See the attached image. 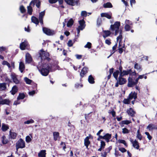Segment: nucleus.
Returning <instances> with one entry per match:
<instances>
[{"label": "nucleus", "instance_id": "nucleus-53", "mask_svg": "<svg viewBox=\"0 0 157 157\" xmlns=\"http://www.w3.org/2000/svg\"><path fill=\"white\" fill-rule=\"evenodd\" d=\"M101 18L100 17H98L97 20V25L98 26H100L101 24Z\"/></svg>", "mask_w": 157, "mask_h": 157}, {"label": "nucleus", "instance_id": "nucleus-7", "mask_svg": "<svg viewBox=\"0 0 157 157\" xmlns=\"http://www.w3.org/2000/svg\"><path fill=\"white\" fill-rule=\"evenodd\" d=\"M119 84L120 85H122L126 83L127 82L126 80L124 78H123V76L119 75L117 80Z\"/></svg>", "mask_w": 157, "mask_h": 157}, {"label": "nucleus", "instance_id": "nucleus-14", "mask_svg": "<svg viewBox=\"0 0 157 157\" xmlns=\"http://www.w3.org/2000/svg\"><path fill=\"white\" fill-rule=\"evenodd\" d=\"M91 136V135H90L89 136H87L84 139V145L87 149H88V147L90 143L89 139L90 138Z\"/></svg>", "mask_w": 157, "mask_h": 157}, {"label": "nucleus", "instance_id": "nucleus-58", "mask_svg": "<svg viewBox=\"0 0 157 157\" xmlns=\"http://www.w3.org/2000/svg\"><path fill=\"white\" fill-rule=\"evenodd\" d=\"M112 147L111 146H110L108 148H106L105 149V151L106 152V153H108L110 152V151L112 149Z\"/></svg>", "mask_w": 157, "mask_h": 157}, {"label": "nucleus", "instance_id": "nucleus-33", "mask_svg": "<svg viewBox=\"0 0 157 157\" xmlns=\"http://www.w3.org/2000/svg\"><path fill=\"white\" fill-rule=\"evenodd\" d=\"M119 73V71L118 70H117L114 71L113 73V75L116 80H117L118 78V76Z\"/></svg>", "mask_w": 157, "mask_h": 157}, {"label": "nucleus", "instance_id": "nucleus-47", "mask_svg": "<svg viewBox=\"0 0 157 157\" xmlns=\"http://www.w3.org/2000/svg\"><path fill=\"white\" fill-rule=\"evenodd\" d=\"M75 87L76 89H79L83 87V85L81 83H76L75 84Z\"/></svg>", "mask_w": 157, "mask_h": 157}, {"label": "nucleus", "instance_id": "nucleus-55", "mask_svg": "<svg viewBox=\"0 0 157 157\" xmlns=\"http://www.w3.org/2000/svg\"><path fill=\"white\" fill-rule=\"evenodd\" d=\"M122 133L124 134L128 133L129 132V130L126 128H124L122 129Z\"/></svg>", "mask_w": 157, "mask_h": 157}, {"label": "nucleus", "instance_id": "nucleus-3", "mask_svg": "<svg viewBox=\"0 0 157 157\" xmlns=\"http://www.w3.org/2000/svg\"><path fill=\"white\" fill-rule=\"evenodd\" d=\"M120 22L119 21L115 22L113 25H112L110 26V29L112 31H115V35H117L120 31L119 27L120 26Z\"/></svg>", "mask_w": 157, "mask_h": 157}, {"label": "nucleus", "instance_id": "nucleus-22", "mask_svg": "<svg viewBox=\"0 0 157 157\" xmlns=\"http://www.w3.org/2000/svg\"><path fill=\"white\" fill-rule=\"evenodd\" d=\"M131 121L129 120L122 121L119 123V124L122 127L124 126V124H128L131 123Z\"/></svg>", "mask_w": 157, "mask_h": 157}, {"label": "nucleus", "instance_id": "nucleus-54", "mask_svg": "<svg viewBox=\"0 0 157 157\" xmlns=\"http://www.w3.org/2000/svg\"><path fill=\"white\" fill-rule=\"evenodd\" d=\"M85 48L90 49L91 47V44L90 42H88L87 44L84 46Z\"/></svg>", "mask_w": 157, "mask_h": 157}, {"label": "nucleus", "instance_id": "nucleus-63", "mask_svg": "<svg viewBox=\"0 0 157 157\" xmlns=\"http://www.w3.org/2000/svg\"><path fill=\"white\" fill-rule=\"evenodd\" d=\"M145 134L147 135V138L149 140H151V139L152 137L150 136L149 132H145Z\"/></svg>", "mask_w": 157, "mask_h": 157}, {"label": "nucleus", "instance_id": "nucleus-30", "mask_svg": "<svg viewBox=\"0 0 157 157\" xmlns=\"http://www.w3.org/2000/svg\"><path fill=\"white\" fill-rule=\"evenodd\" d=\"M147 128L148 129L149 131H152L155 129V126L153 124H150L147 126Z\"/></svg>", "mask_w": 157, "mask_h": 157}, {"label": "nucleus", "instance_id": "nucleus-17", "mask_svg": "<svg viewBox=\"0 0 157 157\" xmlns=\"http://www.w3.org/2000/svg\"><path fill=\"white\" fill-rule=\"evenodd\" d=\"M88 67H85L81 70L80 73V75L81 77H83L84 75L87 73L88 72Z\"/></svg>", "mask_w": 157, "mask_h": 157}, {"label": "nucleus", "instance_id": "nucleus-62", "mask_svg": "<svg viewBox=\"0 0 157 157\" xmlns=\"http://www.w3.org/2000/svg\"><path fill=\"white\" fill-rule=\"evenodd\" d=\"M125 25H132V22L128 20H126L125 21Z\"/></svg>", "mask_w": 157, "mask_h": 157}, {"label": "nucleus", "instance_id": "nucleus-21", "mask_svg": "<svg viewBox=\"0 0 157 157\" xmlns=\"http://www.w3.org/2000/svg\"><path fill=\"white\" fill-rule=\"evenodd\" d=\"M18 90L17 87L16 85H15L12 87L10 93L12 95H14L17 92Z\"/></svg>", "mask_w": 157, "mask_h": 157}, {"label": "nucleus", "instance_id": "nucleus-28", "mask_svg": "<svg viewBox=\"0 0 157 157\" xmlns=\"http://www.w3.org/2000/svg\"><path fill=\"white\" fill-rule=\"evenodd\" d=\"M31 20L34 23L38 25L39 23V21L38 19L35 17H31Z\"/></svg>", "mask_w": 157, "mask_h": 157}, {"label": "nucleus", "instance_id": "nucleus-32", "mask_svg": "<svg viewBox=\"0 0 157 157\" xmlns=\"http://www.w3.org/2000/svg\"><path fill=\"white\" fill-rule=\"evenodd\" d=\"M6 88V84L5 83H0V90H5Z\"/></svg>", "mask_w": 157, "mask_h": 157}, {"label": "nucleus", "instance_id": "nucleus-52", "mask_svg": "<svg viewBox=\"0 0 157 157\" xmlns=\"http://www.w3.org/2000/svg\"><path fill=\"white\" fill-rule=\"evenodd\" d=\"M2 64L3 65H6L9 68H10L11 67L10 64L6 61H3L2 62Z\"/></svg>", "mask_w": 157, "mask_h": 157}, {"label": "nucleus", "instance_id": "nucleus-31", "mask_svg": "<svg viewBox=\"0 0 157 157\" xmlns=\"http://www.w3.org/2000/svg\"><path fill=\"white\" fill-rule=\"evenodd\" d=\"M103 33H104V35H103V36L104 38H105L109 36L111 34V32L109 31H104Z\"/></svg>", "mask_w": 157, "mask_h": 157}, {"label": "nucleus", "instance_id": "nucleus-12", "mask_svg": "<svg viewBox=\"0 0 157 157\" xmlns=\"http://www.w3.org/2000/svg\"><path fill=\"white\" fill-rule=\"evenodd\" d=\"M28 44V43L26 40H25L22 42L20 45V49L22 50H24L25 48L27 47Z\"/></svg>", "mask_w": 157, "mask_h": 157}, {"label": "nucleus", "instance_id": "nucleus-42", "mask_svg": "<svg viewBox=\"0 0 157 157\" xmlns=\"http://www.w3.org/2000/svg\"><path fill=\"white\" fill-rule=\"evenodd\" d=\"M19 10L21 13H24L26 12V10L23 5H21L20 6Z\"/></svg>", "mask_w": 157, "mask_h": 157}, {"label": "nucleus", "instance_id": "nucleus-49", "mask_svg": "<svg viewBox=\"0 0 157 157\" xmlns=\"http://www.w3.org/2000/svg\"><path fill=\"white\" fill-rule=\"evenodd\" d=\"M24 79L25 81L26 82V83L28 84H30L32 81L31 80L29 79L27 77H25L24 78Z\"/></svg>", "mask_w": 157, "mask_h": 157}, {"label": "nucleus", "instance_id": "nucleus-2", "mask_svg": "<svg viewBox=\"0 0 157 157\" xmlns=\"http://www.w3.org/2000/svg\"><path fill=\"white\" fill-rule=\"evenodd\" d=\"M39 54L40 57L41 59V62L40 63H39L38 65H39V64H40V65H43V64L48 63H45L44 61L49 62L51 59L49 57V54L48 53L44 51L42 49L40 50Z\"/></svg>", "mask_w": 157, "mask_h": 157}, {"label": "nucleus", "instance_id": "nucleus-50", "mask_svg": "<svg viewBox=\"0 0 157 157\" xmlns=\"http://www.w3.org/2000/svg\"><path fill=\"white\" fill-rule=\"evenodd\" d=\"M118 142L119 143L123 144L126 147L127 146V144L126 143L125 141L124 140L119 139L118 140Z\"/></svg>", "mask_w": 157, "mask_h": 157}, {"label": "nucleus", "instance_id": "nucleus-41", "mask_svg": "<svg viewBox=\"0 0 157 157\" xmlns=\"http://www.w3.org/2000/svg\"><path fill=\"white\" fill-rule=\"evenodd\" d=\"M134 68L139 71L141 70V67L140 65L138 64L137 63H136L134 65Z\"/></svg>", "mask_w": 157, "mask_h": 157}, {"label": "nucleus", "instance_id": "nucleus-13", "mask_svg": "<svg viewBox=\"0 0 157 157\" xmlns=\"http://www.w3.org/2000/svg\"><path fill=\"white\" fill-rule=\"evenodd\" d=\"M45 14V10L39 13V19L40 23L42 25L43 23V19Z\"/></svg>", "mask_w": 157, "mask_h": 157}, {"label": "nucleus", "instance_id": "nucleus-48", "mask_svg": "<svg viewBox=\"0 0 157 157\" xmlns=\"http://www.w3.org/2000/svg\"><path fill=\"white\" fill-rule=\"evenodd\" d=\"M34 122V121L32 119H31L29 120H28L26 121H25L24 122V124H30L33 123Z\"/></svg>", "mask_w": 157, "mask_h": 157}, {"label": "nucleus", "instance_id": "nucleus-18", "mask_svg": "<svg viewBox=\"0 0 157 157\" xmlns=\"http://www.w3.org/2000/svg\"><path fill=\"white\" fill-rule=\"evenodd\" d=\"M35 4L36 6L38 8H39L40 7V2L39 0H34V1H32L30 3V4L31 5H33V6H34Z\"/></svg>", "mask_w": 157, "mask_h": 157}, {"label": "nucleus", "instance_id": "nucleus-24", "mask_svg": "<svg viewBox=\"0 0 157 157\" xmlns=\"http://www.w3.org/2000/svg\"><path fill=\"white\" fill-rule=\"evenodd\" d=\"M111 138V134L106 133L105 135H104V139L105 140V141L108 143L109 141V140Z\"/></svg>", "mask_w": 157, "mask_h": 157}, {"label": "nucleus", "instance_id": "nucleus-36", "mask_svg": "<svg viewBox=\"0 0 157 157\" xmlns=\"http://www.w3.org/2000/svg\"><path fill=\"white\" fill-rule=\"evenodd\" d=\"M10 138L12 139H15L17 134L14 132H11L10 131Z\"/></svg>", "mask_w": 157, "mask_h": 157}, {"label": "nucleus", "instance_id": "nucleus-9", "mask_svg": "<svg viewBox=\"0 0 157 157\" xmlns=\"http://www.w3.org/2000/svg\"><path fill=\"white\" fill-rule=\"evenodd\" d=\"M17 75L14 73H12L11 75V77L13 81L16 84H18L19 83V81L17 78Z\"/></svg>", "mask_w": 157, "mask_h": 157}, {"label": "nucleus", "instance_id": "nucleus-16", "mask_svg": "<svg viewBox=\"0 0 157 157\" xmlns=\"http://www.w3.org/2000/svg\"><path fill=\"white\" fill-rule=\"evenodd\" d=\"M25 60L26 63H29L32 61V58L29 53H27L25 55Z\"/></svg>", "mask_w": 157, "mask_h": 157}, {"label": "nucleus", "instance_id": "nucleus-10", "mask_svg": "<svg viewBox=\"0 0 157 157\" xmlns=\"http://www.w3.org/2000/svg\"><path fill=\"white\" fill-rule=\"evenodd\" d=\"M79 25L78 26V28L82 30L84 29L86 25L85 24V21L83 20H80L78 21Z\"/></svg>", "mask_w": 157, "mask_h": 157}, {"label": "nucleus", "instance_id": "nucleus-19", "mask_svg": "<svg viewBox=\"0 0 157 157\" xmlns=\"http://www.w3.org/2000/svg\"><path fill=\"white\" fill-rule=\"evenodd\" d=\"M137 93L135 92H132L129 94V98L130 100H132L133 98L134 99H136L137 98Z\"/></svg>", "mask_w": 157, "mask_h": 157}, {"label": "nucleus", "instance_id": "nucleus-20", "mask_svg": "<svg viewBox=\"0 0 157 157\" xmlns=\"http://www.w3.org/2000/svg\"><path fill=\"white\" fill-rule=\"evenodd\" d=\"M127 112L129 116L132 117L134 116L135 113V111L132 108H130L127 110Z\"/></svg>", "mask_w": 157, "mask_h": 157}, {"label": "nucleus", "instance_id": "nucleus-27", "mask_svg": "<svg viewBox=\"0 0 157 157\" xmlns=\"http://www.w3.org/2000/svg\"><path fill=\"white\" fill-rule=\"evenodd\" d=\"M46 154V150H42L38 154V156L39 157H45Z\"/></svg>", "mask_w": 157, "mask_h": 157}, {"label": "nucleus", "instance_id": "nucleus-25", "mask_svg": "<svg viewBox=\"0 0 157 157\" xmlns=\"http://www.w3.org/2000/svg\"><path fill=\"white\" fill-rule=\"evenodd\" d=\"M10 103V101L8 99H5L0 101V104L2 105L6 104L9 105Z\"/></svg>", "mask_w": 157, "mask_h": 157}, {"label": "nucleus", "instance_id": "nucleus-26", "mask_svg": "<svg viewBox=\"0 0 157 157\" xmlns=\"http://www.w3.org/2000/svg\"><path fill=\"white\" fill-rule=\"evenodd\" d=\"M25 67L24 63L21 62L19 63V69L21 72H22L25 69Z\"/></svg>", "mask_w": 157, "mask_h": 157}, {"label": "nucleus", "instance_id": "nucleus-44", "mask_svg": "<svg viewBox=\"0 0 157 157\" xmlns=\"http://www.w3.org/2000/svg\"><path fill=\"white\" fill-rule=\"evenodd\" d=\"M130 25H125L124 28L125 30L126 31H128L130 30V29L132 28L131 27Z\"/></svg>", "mask_w": 157, "mask_h": 157}, {"label": "nucleus", "instance_id": "nucleus-23", "mask_svg": "<svg viewBox=\"0 0 157 157\" xmlns=\"http://www.w3.org/2000/svg\"><path fill=\"white\" fill-rule=\"evenodd\" d=\"M101 17H105L109 19H111V18L112 13H110L109 14L108 13H102L101 14Z\"/></svg>", "mask_w": 157, "mask_h": 157}, {"label": "nucleus", "instance_id": "nucleus-8", "mask_svg": "<svg viewBox=\"0 0 157 157\" xmlns=\"http://www.w3.org/2000/svg\"><path fill=\"white\" fill-rule=\"evenodd\" d=\"M79 0H64L68 4L71 6H75L78 4Z\"/></svg>", "mask_w": 157, "mask_h": 157}, {"label": "nucleus", "instance_id": "nucleus-46", "mask_svg": "<svg viewBox=\"0 0 157 157\" xmlns=\"http://www.w3.org/2000/svg\"><path fill=\"white\" fill-rule=\"evenodd\" d=\"M136 137L140 140H141L142 139V136L140 133V130L139 129L137 131V134Z\"/></svg>", "mask_w": 157, "mask_h": 157}, {"label": "nucleus", "instance_id": "nucleus-6", "mask_svg": "<svg viewBox=\"0 0 157 157\" xmlns=\"http://www.w3.org/2000/svg\"><path fill=\"white\" fill-rule=\"evenodd\" d=\"M43 31L44 33L49 36L52 35L55 33L54 31L45 27L43 28Z\"/></svg>", "mask_w": 157, "mask_h": 157}, {"label": "nucleus", "instance_id": "nucleus-39", "mask_svg": "<svg viewBox=\"0 0 157 157\" xmlns=\"http://www.w3.org/2000/svg\"><path fill=\"white\" fill-rule=\"evenodd\" d=\"M8 126L6 124H3L2 125V129L3 131H6L8 129Z\"/></svg>", "mask_w": 157, "mask_h": 157}, {"label": "nucleus", "instance_id": "nucleus-51", "mask_svg": "<svg viewBox=\"0 0 157 157\" xmlns=\"http://www.w3.org/2000/svg\"><path fill=\"white\" fill-rule=\"evenodd\" d=\"M119 32V35L118 36L117 38V41H118L119 40H121L122 38V31L121 30H120Z\"/></svg>", "mask_w": 157, "mask_h": 157}, {"label": "nucleus", "instance_id": "nucleus-35", "mask_svg": "<svg viewBox=\"0 0 157 157\" xmlns=\"http://www.w3.org/2000/svg\"><path fill=\"white\" fill-rule=\"evenodd\" d=\"M74 23V21L72 18H71L68 21L67 24V26L68 27H71Z\"/></svg>", "mask_w": 157, "mask_h": 157}, {"label": "nucleus", "instance_id": "nucleus-56", "mask_svg": "<svg viewBox=\"0 0 157 157\" xmlns=\"http://www.w3.org/2000/svg\"><path fill=\"white\" fill-rule=\"evenodd\" d=\"M117 47V44L115 45L112 48V53L108 57V58L113 53H114L115 52V50H116Z\"/></svg>", "mask_w": 157, "mask_h": 157}, {"label": "nucleus", "instance_id": "nucleus-11", "mask_svg": "<svg viewBox=\"0 0 157 157\" xmlns=\"http://www.w3.org/2000/svg\"><path fill=\"white\" fill-rule=\"evenodd\" d=\"M130 142L132 144V146L134 147L136 149H138L139 148V143L136 140H133L132 139H131Z\"/></svg>", "mask_w": 157, "mask_h": 157}, {"label": "nucleus", "instance_id": "nucleus-34", "mask_svg": "<svg viewBox=\"0 0 157 157\" xmlns=\"http://www.w3.org/2000/svg\"><path fill=\"white\" fill-rule=\"evenodd\" d=\"M2 141L3 144H6L8 142V140L5 136H3L2 137Z\"/></svg>", "mask_w": 157, "mask_h": 157}, {"label": "nucleus", "instance_id": "nucleus-61", "mask_svg": "<svg viewBox=\"0 0 157 157\" xmlns=\"http://www.w3.org/2000/svg\"><path fill=\"white\" fill-rule=\"evenodd\" d=\"M119 150L122 153H124L127 151L123 147H119Z\"/></svg>", "mask_w": 157, "mask_h": 157}, {"label": "nucleus", "instance_id": "nucleus-15", "mask_svg": "<svg viewBox=\"0 0 157 157\" xmlns=\"http://www.w3.org/2000/svg\"><path fill=\"white\" fill-rule=\"evenodd\" d=\"M132 70L131 69H128L127 70H123L121 72L119 75H120L124 76L127 75L132 72Z\"/></svg>", "mask_w": 157, "mask_h": 157}, {"label": "nucleus", "instance_id": "nucleus-45", "mask_svg": "<svg viewBox=\"0 0 157 157\" xmlns=\"http://www.w3.org/2000/svg\"><path fill=\"white\" fill-rule=\"evenodd\" d=\"M28 9V13L30 15H31L32 14V12L33 11L32 8L30 6H28L27 7Z\"/></svg>", "mask_w": 157, "mask_h": 157}, {"label": "nucleus", "instance_id": "nucleus-5", "mask_svg": "<svg viewBox=\"0 0 157 157\" xmlns=\"http://www.w3.org/2000/svg\"><path fill=\"white\" fill-rule=\"evenodd\" d=\"M139 78L138 77L136 79L135 81L134 82L132 78L130 77L128 78V87H132L134 85L137 84Z\"/></svg>", "mask_w": 157, "mask_h": 157}, {"label": "nucleus", "instance_id": "nucleus-59", "mask_svg": "<svg viewBox=\"0 0 157 157\" xmlns=\"http://www.w3.org/2000/svg\"><path fill=\"white\" fill-rule=\"evenodd\" d=\"M73 44V41L71 40H70L68 41L67 43V45L68 46L71 47L72 46Z\"/></svg>", "mask_w": 157, "mask_h": 157}, {"label": "nucleus", "instance_id": "nucleus-43", "mask_svg": "<svg viewBox=\"0 0 157 157\" xmlns=\"http://www.w3.org/2000/svg\"><path fill=\"white\" fill-rule=\"evenodd\" d=\"M30 135L31 136V137H30L29 136H27L26 137L25 140L27 143H29L32 140L31 138H32V136L31 134H30Z\"/></svg>", "mask_w": 157, "mask_h": 157}, {"label": "nucleus", "instance_id": "nucleus-1", "mask_svg": "<svg viewBox=\"0 0 157 157\" xmlns=\"http://www.w3.org/2000/svg\"><path fill=\"white\" fill-rule=\"evenodd\" d=\"M59 63L58 61H54L53 64L50 63H46L43 65H40L39 64L37 66V68L39 72L43 76H47L49 71H53L56 69L59 70V67L58 65Z\"/></svg>", "mask_w": 157, "mask_h": 157}, {"label": "nucleus", "instance_id": "nucleus-38", "mask_svg": "<svg viewBox=\"0 0 157 157\" xmlns=\"http://www.w3.org/2000/svg\"><path fill=\"white\" fill-rule=\"evenodd\" d=\"M103 6L105 8H111L113 6L110 2H108L106 3H104L103 4Z\"/></svg>", "mask_w": 157, "mask_h": 157}, {"label": "nucleus", "instance_id": "nucleus-40", "mask_svg": "<svg viewBox=\"0 0 157 157\" xmlns=\"http://www.w3.org/2000/svg\"><path fill=\"white\" fill-rule=\"evenodd\" d=\"M54 140H56L58 139L59 135V133L58 132H54L53 133Z\"/></svg>", "mask_w": 157, "mask_h": 157}, {"label": "nucleus", "instance_id": "nucleus-60", "mask_svg": "<svg viewBox=\"0 0 157 157\" xmlns=\"http://www.w3.org/2000/svg\"><path fill=\"white\" fill-rule=\"evenodd\" d=\"M130 100L129 98L124 99L123 101V102L125 104H129L130 102Z\"/></svg>", "mask_w": 157, "mask_h": 157}, {"label": "nucleus", "instance_id": "nucleus-29", "mask_svg": "<svg viewBox=\"0 0 157 157\" xmlns=\"http://www.w3.org/2000/svg\"><path fill=\"white\" fill-rule=\"evenodd\" d=\"M88 81L90 84H94V78L92 75H89L88 78Z\"/></svg>", "mask_w": 157, "mask_h": 157}, {"label": "nucleus", "instance_id": "nucleus-64", "mask_svg": "<svg viewBox=\"0 0 157 157\" xmlns=\"http://www.w3.org/2000/svg\"><path fill=\"white\" fill-rule=\"evenodd\" d=\"M82 16L86 17L87 16V13L86 11H82L81 13Z\"/></svg>", "mask_w": 157, "mask_h": 157}, {"label": "nucleus", "instance_id": "nucleus-4", "mask_svg": "<svg viewBox=\"0 0 157 157\" xmlns=\"http://www.w3.org/2000/svg\"><path fill=\"white\" fill-rule=\"evenodd\" d=\"M16 152H17L18 149L20 148H23L25 147V141L22 139L20 138L16 143Z\"/></svg>", "mask_w": 157, "mask_h": 157}, {"label": "nucleus", "instance_id": "nucleus-37", "mask_svg": "<svg viewBox=\"0 0 157 157\" xmlns=\"http://www.w3.org/2000/svg\"><path fill=\"white\" fill-rule=\"evenodd\" d=\"M25 97V95L23 93H19V95L17 98V100H21L23 99Z\"/></svg>", "mask_w": 157, "mask_h": 157}, {"label": "nucleus", "instance_id": "nucleus-57", "mask_svg": "<svg viewBox=\"0 0 157 157\" xmlns=\"http://www.w3.org/2000/svg\"><path fill=\"white\" fill-rule=\"evenodd\" d=\"M105 144L104 141L101 140V141L100 147L104 149L105 148Z\"/></svg>", "mask_w": 157, "mask_h": 157}]
</instances>
